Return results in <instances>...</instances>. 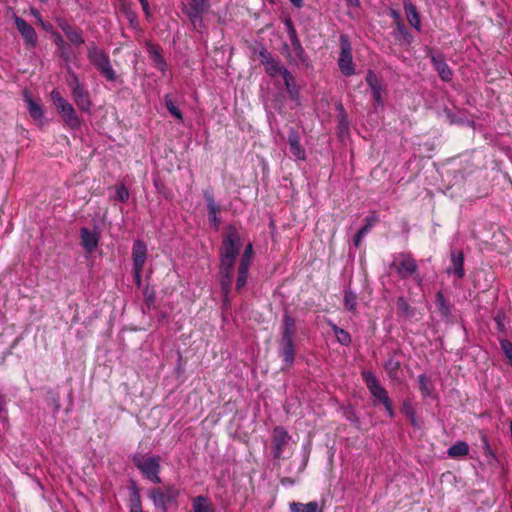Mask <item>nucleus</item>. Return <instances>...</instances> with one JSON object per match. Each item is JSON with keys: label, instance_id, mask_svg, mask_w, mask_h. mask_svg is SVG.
I'll use <instances>...</instances> for the list:
<instances>
[{"label": "nucleus", "instance_id": "0e129e2a", "mask_svg": "<svg viewBox=\"0 0 512 512\" xmlns=\"http://www.w3.org/2000/svg\"><path fill=\"white\" fill-rule=\"evenodd\" d=\"M224 299H227L228 297V293L230 292V290H224Z\"/></svg>", "mask_w": 512, "mask_h": 512}, {"label": "nucleus", "instance_id": "5701e85b", "mask_svg": "<svg viewBox=\"0 0 512 512\" xmlns=\"http://www.w3.org/2000/svg\"><path fill=\"white\" fill-rule=\"evenodd\" d=\"M59 27L62 29V31L65 33L67 39L73 45L79 46L84 43V38L82 36L81 30L73 28L66 21H60Z\"/></svg>", "mask_w": 512, "mask_h": 512}, {"label": "nucleus", "instance_id": "f03ea898", "mask_svg": "<svg viewBox=\"0 0 512 512\" xmlns=\"http://www.w3.org/2000/svg\"><path fill=\"white\" fill-rule=\"evenodd\" d=\"M296 320L288 312H285L282 318L280 338L278 340V356L282 359L284 369H290L295 363L296 357Z\"/></svg>", "mask_w": 512, "mask_h": 512}, {"label": "nucleus", "instance_id": "7ed1b4c3", "mask_svg": "<svg viewBox=\"0 0 512 512\" xmlns=\"http://www.w3.org/2000/svg\"><path fill=\"white\" fill-rule=\"evenodd\" d=\"M390 269L401 279L413 278L418 286H423V279L418 272V264L411 253L400 252L393 256Z\"/></svg>", "mask_w": 512, "mask_h": 512}, {"label": "nucleus", "instance_id": "79ce46f5", "mask_svg": "<svg viewBox=\"0 0 512 512\" xmlns=\"http://www.w3.org/2000/svg\"><path fill=\"white\" fill-rule=\"evenodd\" d=\"M436 304L443 314H447L449 312V308L446 305V301L441 290H438L436 294Z\"/></svg>", "mask_w": 512, "mask_h": 512}, {"label": "nucleus", "instance_id": "f257e3e1", "mask_svg": "<svg viewBox=\"0 0 512 512\" xmlns=\"http://www.w3.org/2000/svg\"><path fill=\"white\" fill-rule=\"evenodd\" d=\"M242 247L240 235L235 227L229 226L219 248V276L222 288H229L234 275V264Z\"/></svg>", "mask_w": 512, "mask_h": 512}, {"label": "nucleus", "instance_id": "e433bc0d", "mask_svg": "<svg viewBox=\"0 0 512 512\" xmlns=\"http://www.w3.org/2000/svg\"><path fill=\"white\" fill-rule=\"evenodd\" d=\"M55 43L60 51L61 57L66 61H70L69 46L59 34L55 36Z\"/></svg>", "mask_w": 512, "mask_h": 512}, {"label": "nucleus", "instance_id": "72a5a7b5", "mask_svg": "<svg viewBox=\"0 0 512 512\" xmlns=\"http://www.w3.org/2000/svg\"><path fill=\"white\" fill-rule=\"evenodd\" d=\"M395 37L399 41L404 42L406 44H410L413 39L408 29L401 22H399L396 26Z\"/></svg>", "mask_w": 512, "mask_h": 512}, {"label": "nucleus", "instance_id": "f704fd0d", "mask_svg": "<svg viewBox=\"0 0 512 512\" xmlns=\"http://www.w3.org/2000/svg\"><path fill=\"white\" fill-rule=\"evenodd\" d=\"M331 328H332L333 332L335 333V335L337 337V341L341 345L348 346L351 343V336H350V334L347 331H345L344 329L338 327L335 324H332Z\"/></svg>", "mask_w": 512, "mask_h": 512}, {"label": "nucleus", "instance_id": "4d7b16f0", "mask_svg": "<svg viewBox=\"0 0 512 512\" xmlns=\"http://www.w3.org/2000/svg\"><path fill=\"white\" fill-rule=\"evenodd\" d=\"M31 13H32V15H33L35 18H37V20H38V21L43 25L42 17H41V15H40L39 11H37V10H35V9H32V10H31Z\"/></svg>", "mask_w": 512, "mask_h": 512}, {"label": "nucleus", "instance_id": "c9c22d12", "mask_svg": "<svg viewBox=\"0 0 512 512\" xmlns=\"http://www.w3.org/2000/svg\"><path fill=\"white\" fill-rule=\"evenodd\" d=\"M164 103L167 108V110L170 112L172 116H174L179 121H183V114L179 110V108L175 105L173 102L171 96L169 94L164 96Z\"/></svg>", "mask_w": 512, "mask_h": 512}, {"label": "nucleus", "instance_id": "bf43d9fd", "mask_svg": "<svg viewBox=\"0 0 512 512\" xmlns=\"http://www.w3.org/2000/svg\"><path fill=\"white\" fill-rule=\"evenodd\" d=\"M346 2L351 7H358L360 5V0H346Z\"/></svg>", "mask_w": 512, "mask_h": 512}, {"label": "nucleus", "instance_id": "69168bd1", "mask_svg": "<svg viewBox=\"0 0 512 512\" xmlns=\"http://www.w3.org/2000/svg\"><path fill=\"white\" fill-rule=\"evenodd\" d=\"M285 481H287V483H293V480H291L290 478H286Z\"/></svg>", "mask_w": 512, "mask_h": 512}, {"label": "nucleus", "instance_id": "603ef678", "mask_svg": "<svg viewBox=\"0 0 512 512\" xmlns=\"http://www.w3.org/2000/svg\"><path fill=\"white\" fill-rule=\"evenodd\" d=\"M141 6H142V9L144 11V13L146 14L147 17H149L150 15V8H149V3H148V0H139Z\"/></svg>", "mask_w": 512, "mask_h": 512}, {"label": "nucleus", "instance_id": "a211bd4d", "mask_svg": "<svg viewBox=\"0 0 512 512\" xmlns=\"http://www.w3.org/2000/svg\"><path fill=\"white\" fill-rule=\"evenodd\" d=\"M81 245L87 253H92L98 246L99 237L96 232L88 228L80 230Z\"/></svg>", "mask_w": 512, "mask_h": 512}, {"label": "nucleus", "instance_id": "37998d69", "mask_svg": "<svg viewBox=\"0 0 512 512\" xmlns=\"http://www.w3.org/2000/svg\"><path fill=\"white\" fill-rule=\"evenodd\" d=\"M116 195L121 202H126L129 199V191L124 185L116 186Z\"/></svg>", "mask_w": 512, "mask_h": 512}, {"label": "nucleus", "instance_id": "423d86ee", "mask_svg": "<svg viewBox=\"0 0 512 512\" xmlns=\"http://www.w3.org/2000/svg\"><path fill=\"white\" fill-rule=\"evenodd\" d=\"M160 457H140L135 455L132 458V461L136 468L151 482L153 483H161V478L159 477L160 472Z\"/></svg>", "mask_w": 512, "mask_h": 512}, {"label": "nucleus", "instance_id": "e2e57ef3", "mask_svg": "<svg viewBox=\"0 0 512 512\" xmlns=\"http://www.w3.org/2000/svg\"><path fill=\"white\" fill-rule=\"evenodd\" d=\"M507 424L509 426L510 431L512 432V420L511 419H507Z\"/></svg>", "mask_w": 512, "mask_h": 512}, {"label": "nucleus", "instance_id": "6ab92c4d", "mask_svg": "<svg viewBox=\"0 0 512 512\" xmlns=\"http://www.w3.org/2000/svg\"><path fill=\"white\" fill-rule=\"evenodd\" d=\"M430 58L435 70L439 74V77L445 82L450 81L452 79V71L443 56L440 54H432Z\"/></svg>", "mask_w": 512, "mask_h": 512}, {"label": "nucleus", "instance_id": "f3484780", "mask_svg": "<svg viewBox=\"0 0 512 512\" xmlns=\"http://www.w3.org/2000/svg\"><path fill=\"white\" fill-rule=\"evenodd\" d=\"M366 82L368 86L370 87L372 91V96L375 101V103L378 106H381L383 104L382 101V84L377 77V75L374 73V71L369 70L366 75Z\"/></svg>", "mask_w": 512, "mask_h": 512}, {"label": "nucleus", "instance_id": "f8f14e48", "mask_svg": "<svg viewBox=\"0 0 512 512\" xmlns=\"http://www.w3.org/2000/svg\"><path fill=\"white\" fill-rule=\"evenodd\" d=\"M253 254L252 244L249 243L244 250L241 257L240 265L238 268V276L236 282V288H243L247 283L248 270L251 264Z\"/></svg>", "mask_w": 512, "mask_h": 512}, {"label": "nucleus", "instance_id": "c756f323", "mask_svg": "<svg viewBox=\"0 0 512 512\" xmlns=\"http://www.w3.org/2000/svg\"><path fill=\"white\" fill-rule=\"evenodd\" d=\"M417 382L419 390L421 391V394L424 398L432 396L434 386L429 377H427L425 374H421L418 376Z\"/></svg>", "mask_w": 512, "mask_h": 512}, {"label": "nucleus", "instance_id": "4be33fe9", "mask_svg": "<svg viewBox=\"0 0 512 512\" xmlns=\"http://www.w3.org/2000/svg\"><path fill=\"white\" fill-rule=\"evenodd\" d=\"M71 93H72V98H73L75 104L77 105V107L84 112H89L92 103H91V100L89 97V93L85 89V87L83 86L79 89L72 91Z\"/></svg>", "mask_w": 512, "mask_h": 512}, {"label": "nucleus", "instance_id": "c85d7f7f", "mask_svg": "<svg viewBox=\"0 0 512 512\" xmlns=\"http://www.w3.org/2000/svg\"><path fill=\"white\" fill-rule=\"evenodd\" d=\"M291 512H321L319 508V504L316 501H311L309 503H301V502H292L290 504Z\"/></svg>", "mask_w": 512, "mask_h": 512}, {"label": "nucleus", "instance_id": "680f3d73", "mask_svg": "<svg viewBox=\"0 0 512 512\" xmlns=\"http://www.w3.org/2000/svg\"><path fill=\"white\" fill-rule=\"evenodd\" d=\"M285 26L287 30H290L291 27H294L293 22L291 19H286Z\"/></svg>", "mask_w": 512, "mask_h": 512}, {"label": "nucleus", "instance_id": "a878e982", "mask_svg": "<svg viewBox=\"0 0 512 512\" xmlns=\"http://www.w3.org/2000/svg\"><path fill=\"white\" fill-rule=\"evenodd\" d=\"M366 224L360 228V230L354 236V244L355 246H359L362 238L371 230L374 224L378 221V216L375 212H373L366 219Z\"/></svg>", "mask_w": 512, "mask_h": 512}, {"label": "nucleus", "instance_id": "864d4df0", "mask_svg": "<svg viewBox=\"0 0 512 512\" xmlns=\"http://www.w3.org/2000/svg\"><path fill=\"white\" fill-rule=\"evenodd\" d=\"M150 53L153 55V59H154V62L155 64L159 61V58H163L160 53L158 52V50L154 47H152L150 49Z\"/></svg>", "mask_w": 512, "mask_h": 512}, {"label": "nucleus", "instance_id": "a18cd8bd", "mask_svg": "<svg viewBox=\"0 0 512 512\" xmlns=\"http://www.w3.org/2000/svg\"><path fill=\"white\" fill-rule=\"evenodd\" d=\"M259 56H260L261 63L264 66H266L267 63H270L272 60L275 59L266 49H261L259 52Z\"/></svg>", "mask_w": 512, "mask_h": 512}, {"label": "nucleus", "instance_id": "13d9d810", "mask_svg": "<svg viewBox=\"0 0 512 512\" xmlns=\"http://www.w3.org/2000/svg\"><path fill=\"white\" fill-rule=\"evenodd\" d=\"M290 2L296 8H301L303 6V0H290Z\"/></svg>", "mask_w": 512, "mask_h": 512}, {"label": "nucleus", "instance_id": "8fccbe9b", "mask_svg": "<svg viewBox=\"0 0 512 512\" xmlns=\"http://www.w3.org/2000/svg\"><path fill=\"white\" fill-rule=\"evenodd\" d=\"M385 410L387 411L388 415L392 418L394 417V409H393V405H392V401L391 399L387 400V402H384L382 403Z\"/></svg>", "mask_w": 512, "mask_h": 512}, {"label": "nucleus", "instance_id": "aec40b11", "mask_svg": "<svg viewBox=\"0 0 512 512\" xmlns=\"http://www.w3.org/2000/svg\"><path fill=\"white\" fill-rule=\"evenodd\" d=\"M464 256L461 251L452 250L451 251V265L447 268L448 274H453L457 278H462L464 276Z\"/></svg>", "mask_w": 512, "mask_h": 512}, {"label": "nucleus", "instance_id": "7c9ffc66", "mask_svg": "<svg viewBox=\"0 0 512 512\" xmlns=\"http://www.w3.org/2000/svg\"><path fill=\"white\" fill-rule=\"evenodd\" d=\"M266 73L271 77L286 75V72H289L277 59L272 60L270 63H267L265 66Z\"/></svg>", "mask_w": 512, "mask_h": 512}, {"label": "nucleus", "instance_id": "dca6fc26", "mask_svg": "<svg viewBox=\"0 0 512 512\" xmlns=\"http://www.w3.org/2000/svg\"><path fill=\"white\" fill-rule=\"evenodd\" d=\"M129 512H143L140 490L134 480L129 482V498H128Z\"/></svg>", "mask_w": 512, "mask_h": 512}, {"label": "nucleus", "instance_id": "20e7f679", "mask_svg": "<svg viewBox=\"0 0 512 512\" xmlns=\"http://www.w3.org/2000/svg\"><path fill=\"white\" fill-rule=\"evenodd\" d=\"M179 495L180 491L174 485L154 487L148 493L154 506L162 512H168L170 505H176Z\"/></svg>", "mask_w": 512, "mask_h": 512}, {"label": "nucleus", "instance_id": "ea45409f", "mask_svg": "<svg viewBox=\"0 0 512 512\" xmlns=\"http://www.w3.org/2000/svg\"><path fill=\"white\" fill-rule=\"evenodd\" d=\"M501 349L503 350L509 364L512 365V343L508 339L500 338Z\"/></svg>", "mask_w": 512, "mask_h": 512}, {"label": "nucleus", "instance_id": "9b49d317", "mask_svg": "<svg viewBox=\"0 0 512 512\" xmlns=\"http://www.w3.org/2000/svg\"><path fill=\"white\" fill-rule=\"evenodd\" d=\"M361 377L372 397L378 402L382 404L390 399L387 390L380 384L373 372L366 370L362 371Z\"/></svg>", "mask_w": 512, "mask_h": 512}, {"label": "nucleus", "instance_id": "5fc2aeb1", "mask_svg": "<svg viewBox=\"0 0 512 512\" xmlns=\"http://www.w3.org/2000/svg\"><path fill=\"white\" fill-rule=\"evenodd\" d=\"M156 66L160 71L163 72L166 70L167 64L163 58H159V61L156 63Z\"/></svg>", "mask_w": 512, "mask_h": 512}, {"label": "nucleus", "instance_id": "0eeeda50", "mask_svg": "<svg viewBox=\"0 0 512 512\" xmlns=\"http://www.w3.org/2000/svg\"><path fill=\"white\" fill-rule=\"evenodd\" d=\"M51 98L57 107L58 112L61 114L65 124L72 129L79 128L81 122L73 106L67 102L57 90H53L51 92Z\"/></svg>", "mask_w": 512, "mask_h": 512}, {"label": "nucleus", "instance_id": "b1692460", "mask_svg": "<svg viewBox=\"0 0 512 512\" xmlns=\"http://www.w3.org/2000/svg\"><path fill=\"white\" fill-rule=\"evenodd\" d=\"M404 11L407 17L409 24L415 28L417 31L421 30V23L419 19V15L415 5H413L409 0L404 1Z\"/></svg>", "mask_w": 512, "mask_h": 512}, {"label": "nucleus", "instance_id": "052dcab7", "mask_svg": "<svg viewBox=\"0 0 512 512\" xmlns=\"http://www.w3.org/2000/svg\"><path fill=\"white\" fill-rule=\"evenodd\" d=\"M5 400L4 396L0 393V413L4 410Z\"/></svg>", "mask_w": 512, "mask_h": 512}, {"label": "nucleus", "instance_id": "a19ab883", "mask_svg": "<svg viewBox=\"0 0 512 512\" xmlns=\"http://www.w3.org/2000/svg\"><path fill=\"white\" fill-rule=\"evenodd\" d=\"M402 410L406 414V416L409 418L411 424L413 426H417L415 411H414L413 407L410 405V403L404 402Z\"/></svg>", "mask_w": 512, "mask_h": 512}, {"label": "nucleus", "instance_id": "9d476101", "mask_svg": "<svg viewBox=\"0 0 512 512\" xmlns=\"http://www.w3.org/2000/svg\"><path fill=\"white\" fill-rule=\"evenodd\" d=\"M338 66L344 76H352L355 74V67L352 58V47L347 36H340V55Z\"/></svg>", "mask_w": 512, "mask_h": 512}, {"label": "nucleus", "instance_id": "4468645a", "mask_svg": "<svg viewBox=\"0 0 512 512\" xmlns=\"http://www.w3.org/2000/svg\"><path fill=\"white\" fill-rule=\"evenodd\" d=\"M15 25L21 36L24 38L25 43L31 47H35L38 40L35 29L20 17H15Z\"/></svg>", "mask_w": 512, "mask_h": 512}, {"label": "nucleus", "instance_id": "774afa93", "mask_svg": "<svg viewBox=\"0 0 512 512\" xmlns=\"http://www.w3.org/2000/svg\"><path fill=\"white\" fill-rule=\"evenodd\" d=\"M286 452H287V453H289V455H292V452H290V450H289V449H288Z\"/></svg>", "mask_w": 512, "mask_h": 512}, {"label": "nucleus", "instance_id": "de8ad7c7", "mask_svg": "<svg viewBox=\"0 0 512 512\" xmlns=\"http://www.w3.org/2000/svg\"><path fill=\"white\" fill-rule=\"evenodd\" d=\"M344 416L347 420L351 421V422H358V418L354 412V410L352 408H348L345 412H344Z\"/></svg>", "mask_w": 512, "mask_h": 512}, {"label": "nucleus", "instance_id": "4c0bfd02", "mask_svg": "<svg viewBox=\"0 0 512 512\" xmlns=\"http://www.w3.org/2000/svg\"><path fill=\"white\" fill-rule=\"evenodd\" d=\"M344 303L347 310L351 312L356 311L357 296L352 290H345Z\"/></svg>", "mask_w": 512, "mask_h": 512}, {"label": "nucleus", "instance_id": "338daca9", "mask_svg": "<svg viewBox=\"0 0 512 512\" xmlns=\"http://www.w3.org/2000/svg\"><path fill=\"white\" fill-rule=\"evenodd\" d=\"M393 17H398V14L394 12Z\"/></svg>", "mask_w": 512, "mask_h": 512}, {"label": "nucleus", "instance_id": "6e6552de", "mask_svg": "<svg viewBox=\"0 0 512 512\" xmlns=\"http://www.w3.org/2000/svg\"><path fill=\"white\" fill-rule=\"evenodd\" d=\"M291 436L288 431L282 427L277 426L272 432V454L277 460L286 458V451L289 448Z\"/></svg>", "mask_w": 512, "mask_h": 512}, {"label": "nucleus", "instance_id": "473e14b6", "mask_svg": "<svg viewBox=\"0 0 512 512\" xmlns=\"http://www.w3.org/2000/svg\"><path fill=\"white\" fill-rule=\"evenodd\" d=\"M384 367H385V370L387 371L389 377L394 379V378L398 377V372L401 368V362L394 357H390L386 361Z\"/></svg>", "mask_w": 512, "mask_h": 512}, {"label": "nucleus", "instance_id": "49530a36", "mask_svg": "<svg viewBox=\"0 0 512 512\" xmlns=\"http://www.w3.org/2000/svg\"><path fill=\"white\" fill-rule=\"evenodd\" d=\"M495 323H496L497 330L499 332L505 331L504 319L500 313H498V315L495 317Z\"/></svg>", "mask_w": 512, "mask_h": 512}, {"label": "nucleus", "instance_id": "39448f33", "mask_svg": "<svg viewBox=\"0 0 512 512\" xmlns=\"http://www.w3.org/2000/svg\"><path fill=\"white\" fill-rule=\"evenodd\" d=\"M88 59L107 81L114 82L117 79L110 59L102 49L94 44L90 45L88 47Z\"/></svg>", "mask_w": 512, "mask_h": 512}, {"label": "nucleus", "instance_id": "412c9836", "mask_svg": "<svg viewBox=\"0 0 512 512\" xmlns=\"http://www.w3.org/2000/svg\"><path fill=\"white\" fill-rule=\"evenodd\" d=\"M204 197L207 202L209 222L217 229L220 225V218L218 217V214L220 213V207L215 202L212 194H210L209 192H205Z\"/></svg>", "mask_w": 512, "mask_h": 512}, {"label": "nucleus", "instance_id": "1a4fd4ad", "mask_svg": "<svg viewBox=\"0 0 512 512\" xmlns=\"http://www.w3.org/2000/svg\"><path fill=\"white\" fill-rule=\"evenodd\" d=\"M147 259V246L141 240H135L132 247L133 275L135 284L141 287V274Z\"/></svg>", "mask_w": 512, "mask_h": 512}, {"label": "nucleus", "instance_id": "58836bf2", "mask_svg": "<svg viewBox=\"0 0 512 512\" xmlns=\"http://www.w3.org/2000/svg\"><path fill=\"white\" fill-rule=\"evenodd\" d=\"M67 84L71 89V92L83 87L84 85L80 82L77 74L71 70L68 71Z\"/></svg>", "mask_w": 512, "mask_h": 512}, {"label": "nucleus", "instance_id": "2eb2a0df", "mask_svg": "<svg viewBox=\"0 0 512 512\" xmlns=\"http://www.w3.org/2000/svg\"><path fill=\"white\" fill-rule=\"evenodd\" d=\"M288 145L290 153L295 159L301 161H304L306 159V151L300 144V135L294 128H291L289 130Z\"/></svg>", "mask_w": 512, "mask_h": 512}, {"label": "nucleus", "instance_id": "6e6d98bb", "mask_svg": "<svg viewBox=\"0 0 512 512\" xmlns=\"http://www.w3.org/2000/svg\"><path fill=\"white\" fill-rule=\"evenodd\" d=\"M287 33L290 41L298 37L295 27H291L290 30H287Z\"/></svg>", "mask_w": 512, "mask_h": 512}, {"label": "nucleus", "instance_id": "ddd939ff", "mask_svg": "<svg viewBox=\"0 0 512 512\" xmlns=\"http://www.w3.org/2000/svg\"><path fill=\"white\" fill-rule=\"evenodd\" d=\"M207 7L206 0H190L186 14L195 27L202 23V14L207 10Z\"/></svg>", "mask_w": 512, "mask_h": 512}, {"label": "nucleus", "instance_id": "c03bdc74", "mask_svg": "<svg viewBox=\"0 0 512 512\" xmlns=\"http://www.w3.org/2000/svg\"><path fill=\"white\" fill-rule=\"evenodd\" d=\"M291 42V46L293 48V51L296 53V55L301 59L302 56L304 55V50L302 48V45H301V42L300 40L297 38L293 39L290 41Z\"/></svg>", "mask_w": 512, "mask_h": 512}, {"label": "nucleus", "instance_id": "cd10ccee", "mask_svg": "<svg viewBox=\"0 0 512 512\" xmlns=\"http://www.w3.org/2000/svg\"><path fill=\"white\" fill-rule=\"evenodd\" d=\"M469 453V445L464 441H458L449 447L447 454L451 458H459Z\"/></svg>", "mask_w": 512, "mask_h": 512}, {"label": "nucleus", "instance_id": "09e8293b", "mask_svg": "<svg viewBox=\"0 0 512 512\" xmlns=\"http://www.w3.org/2000/svg\"><path fill=\"white\" fill-rule=\"evenodd\" d=\"M146 304L150 307L154 302V290H145Z\"/></svg>", "mask_w": 512, "mask_h": 512}, {"label": "nucleus", "instance_id": "2f4dec72", "mask_svg": "<svg viewBox=\"0 0 512 512\" xmlns=\"http://www.w3.org/2000/svg\"><path fill=\"white\" fill-rule=\"evenodd\" d=\"M283 79H284L286 91L289 94V96L292 99L297 100L298 95H299V90H298L297 85L295 84L294 77L292 76V74L290 72H286V75L283 77Z\"/></svg>", "mask_w": 512, "mask_h": 512}, {"label": "nucleus", "instance_id": "393cba45", "mask_svg": "<svg viewBox=\"0 0 512 512\" xmlns=\"http://www.w3.org/2000/svg\"><path fill=\"white\" fill-rule=\"evenodd\" d=\"M24 100L27 104V109L30 116L34 120H42L44 112L41 105L38 102L34 101L28 92L24 93Z\"/></svg>", "mask_w": 512, "mask_h": 512}, {"label": "nucleus", "instance_id": "3c124183", "mask_svg": "<svg viewBox=\"0 0 512 512\" xmlns=\"http://www.w3.org/2000/svg\"><path fill=\"white\" fill-rule=\"evenodd\" d=\"M397 305L399 309L403 310L406 314H408L409 305L403 298L398 299Z\"/></svg>", "mask_w": 512, "mask_h": 512}, {"label": "nucleus", "instance_id": "bb28decb", "mask_svg": "<svg viewBox=\"0 0 512 512\" xmlns=\"http://www.w3.org/2000/svg\"><path fill=\"white\" fill-rule=\"evenodd\" d=\"M193 512H214L213 505L208 497L196 496L192 501Z\"/></svg>", "mask_w": 512, "mask_h": 512}]
</instances>
